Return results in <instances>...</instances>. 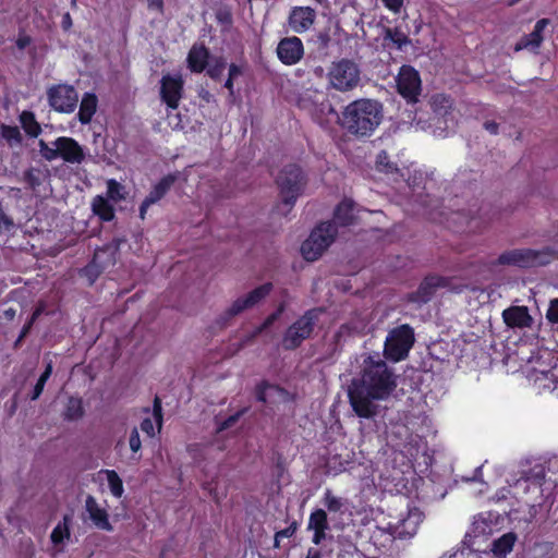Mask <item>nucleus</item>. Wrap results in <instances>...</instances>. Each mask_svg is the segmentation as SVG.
<instances>
[{
  "instance_id": "58",
  "label": "nucleus",
  "mask_w": 558,
  "mask_h": 558,
  "mask_svg": "<svg viewBox=\"0 0 558 558\" xmlns=\"http://www.w3.org/2000/svg\"><path fill=\"white\" fill-rule=\"evenodd\" d=\"M72 17L69 12L64 13L62 16L61 26L62 28L68 32L72 27Z\"/></svg>"
},
{
  "instance_id": "14",
  "label": "nucleus",
  "mask_w": 558,
  "mask_h": 558,
  "mask_svg": "<svg viewBox=\"0 0 558 558\" xmlns=\"http://www.w3.org/2000/svg\"><path fill=\"white\" fill-rule=\"evenodd\" d=\"M254 395L255 399L265 405L286 403L292 399L290 392L284 388L267 380H262L255 386Z\"/></svg>"
},
{
  "instance_id": "37",
  "label": "nucleus",
  "mask_w": 558,
  "mask_h": 558,
  "mask_svg": "<svg viewBox=\"0 0 558 558\" xmlns=\"http://www.w3.org/2000/svg\"><path fill=\"white\" fill-rule=\"evenodd\" d=\"M51 373H52V362L49 361L46 363V368H45L44 373L40 375L36 385L34 386L33 393L31 395V400H37L40 397L47 380L51 376Z\"/></svg>"
},
{
  "instance_id": "46",
  "label": "nucleus",
  "mask_w": 558,
  "mask_h": 558,
  "mask_svg": "<svg viewBox=\"0 0 558 558\" xmlns=\"http://www.w3.org/2000/svg\"><path fill=\"white\" fill-rule=\"evenodd\" d=\"M70 532L66 525L62 526L61 524H58L51 532L50 538L53 544H60L62 543L64 537H69Z\"/></svg>"
},
{
  "instance_id": "64",
  "label": "nucleus",
  "mask_w": 558,
  "mask_h": 558,
  "mask_svg": "<svg viewBox=\"0 0 558 558\" xmlns=\"http://www.w3.org/2000/svg\"><path fill=\"white\" fill-rule=\"evenodd\" d=\"M306 558H322V555L319 550L310 548Z\"/></svg>"
},
{
  "instance_id": "35",
  "label": "nucleus",
  "mask_w": 558,
  "mask_h": 558,
  "mask_svg": "<svg viewBox=\"0 0 558 558\" xmlns=\"http://www.w3.org/2000/svg\"><path fill=\"white\" fill-rule=\"evenodd\" d=\"M226 66L227 61L223 57H211L205 70L210 78L219 81Z\"/></svg>"
},
{
  "instance_id": "48",
  "label": "nucleus",
  "mask_w": 558,
  "mask_h": 558,
  "mask_svg": "<svg viewBox=\"0 0 558 558\" xmlns=\"http://www.w3.org/2000/svg\"><path fill=\"white\" fill-rule=\"evenodd\" d=\"M546 318L551 324H558V299H554L549 303V307L546 313Z\"/></svg>"
},
{
  "instance_id": "20",
  "label": "nucleus",
  "mask_w": 558,
  "mask_h": 558,
  "mask_svg": "<svg viewBox=\"0 0 558 558\" xmlns=\"http://www.w3.org/2000/svg\"><path fill=\"white\" fill-rule=\"evenodd\" d=\"M548 24L549 20L547 19L538 20L534 26V29L530 34L522 36L517 41L513 48L514 51L518 52L521 50H529L537 53V50L544 40L543 32Z\"/></svg>"
},
{
  "instance_id": "17",
  "label": "nucleus",
  "mask_w": 558,
  "mask_h": 558,
  "mask_svg": "<svg viewBox=\"0 0 558 558\" xmlns=\"http://www.w3.org/2000/svg\"><path fill=\"white\" fill-rule=\"evenodd\" d=\"M429 106L435 125L439 129H447L448 122L453 121L451 99L442 94H436L430 97Z\"/></svg>"
},
{
  "instance_id": "23",
  "label": "nucleus",
  "mask_w": 558,
  "mask_h": 558,
  "mask_svg": "<svg viewBox=\"0 0 558 558\" xmlns=\"http://www.w3.org/2000/svg\"><path fill=\"white\" fill-rule=\"evenodd\" d=\"M124 239L116 238L110 243L99 247L94 253V259L106 269L113 267L118 260L120 245L124 243Z\"/></svg>"
},
{
  "instance_id": "61",
  "label": "nucleus",
  "mask_w": 558,
  "mask_h": 558,
  "mask_svg": "<svg viewBox=\"0 0 558 558\" xmlns=\"http://www.w3.org/2000/svg\"><path fill=\"white\" fill-rule=\"evenodd\" d=\"M16 315V311L12 307L4 310L3 316L7 320H13Z\"/></svg>"
},
{
  "instance_id": "24",
  "label": "nucleus",
  "mask_w": 558,
  "mask_h": 558,
  "mask_svg": "<svg viewBox=\"0 0 558 558\" xmlns=\"http://www.w3.org/2000/svg\"><path fill=\"white\" fill-rule=\"evenodd\" d=\"M316 12L310 7H296L289 16V25L296 33L307 31L315 21Z\"/></svg>"
},
{
  "instance_id": "33",
  "label": "nucleus",
  "mask_w": 558,
  "mask_h": 558,
  "mask_svg": "<svg viewBox=\"0 0 558 558\" xmlns=\"http://www.w3.org/2000/svg\"><path fill=\"white\" fill-rule=\"evenodd\" d=\"M174 181L175 177L172 174L162 178L146 196V198H148V202L155 204L159 199H161L165 196V194L170 190Z\"/></svg>"
},
{
  "instance_id": "1",
  "label": "nucleus",
  "mask_w": 558,
  "mask_h": 558,
  "mask_svg": "<svg viewBox=\"0 0 558 558\" xmlns=\"http://www.w3.org/2000/svg\"><path fill=\"white\" fill-rule=\"evenodd\" d=\"M397 387V375L387 363L373 355L363 360L360 376L353 378L348 390L350 404L360 417L378 414L377 401L387 399Z\"/></svg>"
},
{
  "instance_id": "50",
  "label": "nucleus",
  "mask_w": 558,
  "mask_h": 558,
  "mask_svg": "<svg viewBox=\"0 0 558 558\" xmlns=\"http://www.w3.org/2000/svg\"><path fill=\"white\" fill-rule=\"evenodd\" d=\"M130 448L133 452H137L141 449V439L137 428H133L130 435Z\"/></svg>"
},
{
  "instance_id": "29",
  "label": "nucleus",
  "mask_w": 558,
  "mask_h": 558,
  "mask_svg": "<svg viewBox=\"0 0 558 558\" xmlns=\"http://www.w3.org/2000/svg\"><path fill=\"white\" fill-rule=\"evenodd\" d=\"M354 203L349 199L342 201L335 209L333 220L331 221L335 227H347L354 222Z\"/></svg>"
},
{
  "instance_id": "51",
  "label": "nucleus",
  "mask_w": 558,
  "mask_h": 558,
  "mask_svg": "<svg viewBox=\"0 0 558 558\" xmlns=\"http://www.w3.org/2000/svg\"><path fill=\"white\" fill-rule=\"evenodd\" d=\"M298 527H299V524L296 521H293L290 523V525L283 530H280L278 532H276L278 534V536H280L281 538L283 537H291L295 534V532L298 531Z\"/></svg>"
},
{
  "instance_id": "27",
  "label": "nucleus",
  "mask_w": 558,
  "mask_h": 558,
  "mask_svg": "<svg viewBox=\"0 0 558 558\" xmlns=\"http://www.w3.org/2000/svg\"><path fill=\"white\" fill-rule=\"evenodd\" d=\"M381 36H383V46L385 48H392L395 47L398 50H402L403 47L411 44L410 38L408 35L401 31L399 27H388L383 26L381 27Z\"/></svg>"
},
{
  "instance_id": "5",
  "label": "nucleus",
  "mask_w": 558,
  "mask_h": 558,
  "mask_svg": "<svg viewBox=\"0 0 558 558\" xmlns=\"http://www.w3.org/2000/svg\"><path fill=\"white\" fill-rule=\"evenodd\" d=\"M555 251L550 247H544L539 251L532 248H513L505 251L490 266H514L519 268H530L548 265Z\"/></svg>"
},
{
  "instance_id": "11",
  "label": "nucleus",
  "mask_w": 558,
  "mask_h": 558,
  "mask_svg": "<svg viewBox=\"0 0 558 558\" xmlns=\"http://www.w3.org/2000/svg\"><path fill=\"white\" fill-rule=\"evenodd\" d=\"M398 93L409 102L416 104L422 92L420 73L411 65H402L396 77Z\"/></svg>"
},
{
  "instance_id": "25",
  "label": "nucleus",
  "mask_w": 558,
  "mask_h": 558,
  "mask_svg": "<svg viewBox=\"0 0 558 558\" xmlns=\"http://www.w3.org/2000/svg\"><path fill=\"white\" fill-rule=\"evenodd\" d=\"M211 56L204 44H194L187 54V66L194 73H202L208 65Z\"/></svg>"
},
{
  "instance_id": "19",
  "label": "nucleus",
  "mask_w": 558,
  "mask_h": 558,
  "mask_svg": "<svg viewBox=\"0 0 558 558\" xmlns=\"http://www.w3.org/2000/svg\"><path fill=\"white\" fill-rule=\"evenodd\" d=\"M87 519L99 530L111 532L113 530L112 524L109 521V513L106 508L101 507L96 498L88 495L85 499L84 506Z\"/></svg>"
},
{
  "instance_id": "63",
  "label": "nucleus",
  "mask_w": 558,
  "mask_h": 558,
  "mask_svg": "<svg viewBox=\"0 0 558 558\" xmlns=\"http://www.w3.org/2000/svg\"><path fill=\"white\" fill-rule=\"evenodd\" d=\"M0 225H4L5 227H9L12 225V220L7 217V215L2 211L0 208Z\"/></svg>"
},
{
  "instance_id": "62",
  "label": "nucleus",
  "mask_w": 558,
  "mask_h": 558,
  "mask_svg": "<svg viewBox=\"0 0 558 558\" xmlns=\"http://www.w3.org/2000/svg\"><path fill=\"white\" fill-rule=\"evenodd\" d=\"M29 330H31L29 325H24L17 340L15 341V345H19V343L22 341V339L27 336Z\"/></svg>"
},
{
  "instance_id": "59",
  "label": "nucleus",
  "mask_w": 558,
  "mask_h": 558,
  "mask_svg": "<svg viewBox=\"0 0 558 558\" xmlns=\"http://www.w3.org/2000/svg\"><path fill=\"white\" fill-rule=\"evenodd\" d=\"M147 2H148V8L149 9L162 12V10H163V0H147Z\"/></svg>"
},
{
  "instance_id": "16",
  "label": "nucleus",
  "mask_w": 558,
  "mask_h": 558,
  "mask_svg": "<svg viewBox=\"0 0 558 558\" xmlns=\"http://www.w3.org/2000/svg\"><path fill=\"white\" fill-rule=\"evenodd\" d=\"M183 78L181 75H163L160 81V96L161 99L171 109H177L179 101L182 98Z\"/></svg>"
},
{
  "instance_id": "45",
  "label": "nucleus",
  "mask_w": 558,
  "mask_h": 558,
  "mask_svg": "<svg viewBox=\"0 0 558 558\" xmlns=\"http://www.w3.org/2000/svg\"><path fill=\"white\" fill-rule=\"evenodd\" d=\"M247 412V408H243L235 412L234 414L230 415L222 422H220L217 426V433H220L225 429H228L235 425V423L240 420L241 416H243Z\"/></svg>"
},
{
  "instance_id": "34",
  "label": "nucleus",
  "mask_w": 558,
  "mask_h": 558,
  "mask_svg": "<svg viewBox=\"0 0 558 558\" xmlns=\"http://www.w3.org/2000/svg\"><path fill=\"white\" fill-rule=\"evenodd\" d=\"M20 121L24 131L32 137H37L41 128L39 123L36 121L35 116L31 111H23L20 116Z\"/></svg>"
},
{
  "instance_id": "55",
  "label": "nucleus",
  "mask_w": 558,
  "mask_h": 558,
  "mask_svg": "<svg viewBox=\"0 0 558 558\" xmlns=\"http://www.w3.org/2000/svg\"><path fill=\"white\" fill-rule=\"evenodd\" d=\"M168 124L171 126L172 130L183 129L182 120L179 113H175L173 116L168 114Z\"/></svg>"
},
{
  "instance_id": "13",
  "label": "nucleus",
  "mask_w": 558,
  "mask_h": 558,
  "mask_svg": "<svg viewBox=\"0 0 558 558\" xmlns=\"http://www.w3.org/2000/svg\"><path fill=\"white\" fill-rule=\"evenodd\" d=\"M424 518L423 512L417 508L408 510L405 517L401 518L396 524H389L386 531L393 537L399 539H408L413 537Z\"/></svg>"
},
{
  "instance_id": "60",
  "label": "nucleus",
  "mask_w": 558,
  "mask_h": 558,
  "mask_svg": "<svg viewBox=\"0 0 558 558\" xmlns=\"http://www.w3.org/2000/svg\"><path fill=\"white\" fill-rule=\"evenodd\" d=\"M153 205L151 202H148V198L145 197V199L143 201V203L141 204V207H140V217L142 219H144L145 217V214H146V210L147 208Z\"/></svg>"
},
{
  "instance_id": "30",
  "label": "nucleus",
  "mask_w": 558,
  "mask_h": 558,
  "mask_svg": "<svg viewBox=\"0 0 558 558\" xmlns=\"http://www.w3.org/2000/svg\"><path fill=\"white\" fill-rule=\"evenodd\" d=\"M97 104L98 99L95 94L86 93L83 96L77 114L82 124H87L92 121L97 109Z\"/></svg>"
},
{
  "instance_id": "7",
  "label": "nucleus",
  "mask_w": 558,
  "mask_h": 558,
  "mask_svg": "<svg viewBox=\"0 0 558 558\" xmlns=\"http://www.w3.org/2000/svg\"><path fill=\"white\" fill-rule=\"evenodd\" d=\"M272 290V283L266 282L245 295H242L234 300L232 304L226 308L216 319L215 326L219 329L228 327L232 319L243 313L244 311L251 310L259 304Z\"/></svg>"
},
{
  "instance_id": "3",
  "label": "nucleus",
  "mask_w": 558,
  "mask_h": 558,
  "mask_svg": "<svg viewBox=\"0 0 558 558\" xmlns=\"http://www.w3.org/2000/svg\"><path fill=\"white\" fill-rule=\"evenodd\" d=\"M276 182L282 198L278 210L286 215L291 210L298 197L303 194L306 179L300 167L296 165H288L279 172Z\"/></svg>"
},
{
  "instance_id": "4",
  "label": "nucleus",
  "mask_w": 558,
  "mask_h": 558,
  "mask_svg": "<svg viewBox=\"0 0 558 558\" xmlns=\"http://www.w3.org/2000/svg\"><path fill=\"white\" fill-rule=\"evenodd\" d=\"M360 65L348 58L335 60L327 69V87L340 93H348L361 84Z\"/></svg>"
},
{
  "instance_id": "36",
  "label": "nucleus",
  "mask_w": 558,
  "mask_h": 558,
  "mask_svg": "<svg viewBox=\"0 0 558 558\" xmlns=\"http://www.w3.org/2000/svg\"><path fill=\"white\" fill-rule=\"evenodd\" d=\"M105 271L94 258L80 270V276L86 278L89 286H93L99 276Z\"/></svg>"
},
{
  "instance_id": "43",
  "label": "nucleus",
  "mask_w": 558,
  "mask_h": 558,
  "mask_svg": "<svg viewBox=\"0 0 558 558\" xmlns=\"http://www.w3.org/2000/svg\"><path fill=\"white\" fill-rule=\"evenodd\" d=\"M377 168L386 173H397L398 167L389 160V156L386 151H380L377 156Z\"/></svg>"
},
{
  "instance_id": "31",
  "label": "nucleus",
  "mask_w": 558,
  "mask_h": 558,
  "mask_svg": "<svg viewBox=\"0 0 558 558\" xmlns=\"http://www.w3.org/2000/svg\"><path fill=\"white\" fill-rule=\"evenodd\" d=\"M518 535L514 532H508L493 542V553L498 558H505L513 548Z\"/></svg>"
},
{
  "instance_id": "18",
  "label": "nucleus",
  "mask_w": 558,
  "mask_h": 558,
  "mask_svg": "<svg viewBox=\"0 0 558 558\" xmlns=\"http://www.w3.org/2000/svg\"><path fill=\"white\" fill-rule=\"evenodd\" d=\"M304 53L303 43L299 37H286L277 46L279 60L287 65L298 63Z\"/></svg>"
},
{
  "instance_id": "9",
  "label": "nucleus",
  "mask_w": 558,
  "mask_h": 558,
  "mask_svg": "<svg viewBox=\"0 0 558 558\" xmlns=\"http://www.w3.org/2000/svg\"><path fill=\"white\" fill-rule=\"evenodd\" d=\"M322 313V308H312L306 311L286 330L282 338V347L286 350L298 349L304 340L312 336L314 327Z\"/></svg>"
},
{
  "instance_id": "39",
  "label": "nucleus",
  "mask_w": 558,
  "mask_h": 558,
  "mask_svg": "<svg viewBox=\"0 0 558 558\" xmlns=\"http://www.w3.org/2000/svg\"><path fill=\"white\" fill-rule=\"evenodd\" d=\"M108 485L110 488L111 494L114 497L120 498L123 494V483L118 473L113 470H107L106 471Z\"/></svg>"
},
{
  "instance_id": "49",
  "label": "nucleus",
  "mask_w": 558,
  "mask_h": 558,
  "mask_svg": "<svg viewBox=\"0 0 558 558\" xmlns=\"http://www.w3.org/2000/svg\"><path fill=\"white\" fill-rule=\"evenodd\" d=\"M216 19L222 25L230 26L232 24V15L226 9H219L216 12Z\"/></svg>"
},
{
  "instance_id": "40",
  "label": "nucleus",
  "mask_w": 558,
  "mask_h": 558,
  "mask_svg": "<svg viewBox=\"0 0 558 558\" xmlns=\"http://www.w3.org/2000/svg\"><path fill=\"white\" fill-rule=\"evenodd\" d=\"M83 414L84 410L82 400L77 398H70L65 410V418L74 421L81 418Z\"/></svg>"
},
{
  "instance_id": "47",
  "label": "nucleus",
  "mask_w": 558,
  "mask_h": 558,
  "mask_svg": "<svg viewBox=\"0 0 558 558\" xmlns=\"http://www.w3.org/2000/svg\"><path fill=\"white\" fill-rule=\"evenodd\" d=\"M153 415L156 420L158 429H160L162 425V408L161 400L159 397H155L154 399Z\"/></svg>"
},
{
  "instance_id": "42",
  "label": "nucleus",
  "mask_w": 558,
  "mask_h": 558,
  "mask_svg": "<svg viewBox=\"0 0 558 558\" xmlns=\"http://www.w3.org/2000/svg\"><path fill=\"white\" fill-rule=\"evenodd\" d=\"M123 186L116 181L114 179H110L107 182V197L109 201L119 202L124 198L123 195Z\"/></svg>"
},
{
  "instance_id": "26",
  "label": "nucleus",
  "mask_w": 558,
  "mask_h": 558,
  "mask_svg": "<svg viewBox=\"0 0 558 558\" xmlns=\"http://www.w3.org/2000/svg\"><path fill=\"white\" fill-rule=\"evenodd\" d=\"M308 530L314 531L313 543L319 545L326 537V531L329 529L327 513L323 509L313 511L308 519Z\"/></svg>"
},
{
  "instance_id": "21",
  "label": "nucleus",
  "mask_w": 558,
  "mask_h": 558,
  "mask_svg": "<svg viewBox=\"0 0 558 558\" xmlns=\"http://www.w3.org/2000/svg\"><path fill=\"white\" fill-rule=\"evenodd\" d=\"M445 283L446 280L441 277L428 276L421 282L416 291L408 295V301L418 304L427 303L437 288L444 287Z\"/></svg>"
},
{
  "instance_id": "57",
  "label": "nucleus",
  "mask_w": 558,
  "mask_h": 558,
  "mask_svg": "<svg viewBox=\"0 0 558 558\" xmlns=\"http://www.w3.org/2000/svg\"><path fill=\"white\" fill-rule=\"evenodd\" d=\"M484 128L486 131H488L490 134H494V135H496L499 130V125L495 121H486L484 123Z\"/></svg>"
},
{
  "instance_id": "32",
  "label": "nucleus",
  "mask_w": 558,
  "mask_h": 558,
  "mask_svg": "<svg viewBox=\"0 0 558 558\" xmlns=\"http://www.w3.org/2000/svg\"><path fill=\"white\" fill-rule=\"evenodd\" d=\"M92 210L104 221H111L114 218L113 206L102 195H97L93 198Z\"/></svg>"
},
{
  "instance_id": "15",
  "label": "nucleus",
  "mask_w": 558,
  "mask_h": 558,
  "mask_svg": "<svg viewBox=\"0 0 558 558\" xmlns=\"http://www.w3.org/2000/svg\"><path fill=\"white\" fill-rule=\"evenodd\" d=\"M308 99L302 98L301 106L308 109L313 119L322 126H326L331 122L341 123V114L337 112L330 100L324 98L320 102H313L311 107L307 105Z\"/></svg>"
},
{
  "instance_id": "56",
  "label": "nucleus",
  "mask_w": 558,
  "mask_h": 558,
  "mask_svg": "<svg viewBox=\"0 0 558 558\" xmlns=\"http://www.w3.org/2000/svg\"><path fill=\"white\" fill-rule=\"evenodd\" d=\"M243 74V70H242V66L235 64V63H231L229 65V76L230 78H236L239 76H241Z\"/></svg>"
},
{
  "instance_id": "10",
  "label": "nucleus",
  "mask_w": 558,
  "mask_h": 558,
  "mask_svg": "<svg viewBox=\"0 0 558 558\" xmlns=\"http://www.w3.org/2000/svg\"><path fill=\"white\" fill-rule=\"evenodd\" d=\"M337 227L332 222H323L317 226L310 236L302 243L301 253L306 260L314 262L335 241Z\"/></svg>"
},
{
  "instance_id": "41",
  "label": "nucleus",
  "mask_w": 558,
  "mask_h": 558,
  "mask_svg": "<svg viewBox=\"0 0 558 558\" xmlns=\"http://www.w3.org/2000/svg\"><path fill=\"white\" fill-rule=\"evenodd\" d=\"M279 318L278 314L275 312L270 314L265 322L256 328V330L247 336L238 347V350L242 349L247 343L252 342L260 332H263L265 329L269 328L277 319Z\"/></svg>"
},
{
  "instance_id": "22",
  "label": "nucleus",
  "mask_w": 558,
  "mask_h": 558,
  "mask_svg": "<svg viewBox=\"0 0 558 558\" xmlns=\"http://www.w3.org/2000/svg\"><path fill=\"white\" fill-rule=\"evenodd\" d=\"M502 319L510 328H530L533 324V317L530 315L526 306H510L502 312Z\"/></svg>"
},
{
  "instance_id": "53",
  "label": "nucleus",
  "mask_w": 558,
  "mask_h": 558,
  "mask_svg": "<svg viewBox=\"0 0 558 558\" xmlns=\"http://www.w3.org/2000/svg\"><path fill=\"white\" fill-rule=\"evenodd\" d=\"M141 429L147 434V436L149 437H154L155 436V427H154V424H153V421L151 418L149 417H146L142 421L141 423Z\"/></svg>"
},
{
  "instance_id": "2",
  "label": "nucleus",
  "mask_w": 558,
  "mask_h": 558,
  "mask_svg": "<svg viewBox=\"0 0 558 558\" xmlns=\"http://www.w3.org/2000/svg\"><path fill=\"white\" fill-rule=\"evenodd\" d=\"M384 118L381 102L361 98L347 105L341 113V128L356 137H368L380 125Z\"/></svg>"
},
{
  "instance_id": "44",
  "label": "nucleus",
  "mask_w": 558,
  "mask_h": 558,
  "mask_svg": "<svg viewBox=\"0 0 558 558\" xmlns=\"http://www.w3.org/2000/svg\"><path fill=\"white\" fill-rule=\"evenodd\" d=\"M1 132L3 138H5L11 145L21 144L22 135L17 126L2 125Z\"/></svg>"
},
{
  "instance_id": "28",
  "label": "nucleus",
  "mask_w": 558,
  "mask_h": 558,
  "mask_svg": "<svg viewBox=\"0 0 558 558\" xmlns=\"http://www.w3.org/2000/svg\"><path fill=\"white\" fill-rule=\"evenodd\" d=\"M490 521L483 515L475 517L470 531L464 536L463 544L466 547L472 548L475 544V538L486 536L490 534Z\"/></svg>"
},
{
  "instance_id": "8",
  "label": "nucleus",
  "mask_w": 558,
  "mask_h": 558,
  "mask_svg": "<svg viewBox=\"0 0 558 558\" xmlns=\"http://www.w3.org/2000/svg\"><path fill=\"white\" fill-rule=\"evenodd\" d=\"M414 341V329L410 325L403 324L392 328L385 340V357L392 362L404 360L409 355Z\"/></svg>"
},
{
  "instance_id": "12",
  "label": "nucleus",
  "mask_w": 558,
  "mask_h": 558,
  "mask_svg": "<svg viewBox=\"0 0 558 558\" xmlns=\"http://www.w3.org/2000/svg\"><path fill=\"white\" fill-rule=\"evenodd\" d=\"M49 105L59 112H73L77 106L78 95L73 86L59 84L47 92Z\"/></svg>"
},
{
  "instance_id": "6",
  "label": "nucleus",
  "mask_w": 558,
  "mask_h": 558,
  "mask_svg": "<svg viewBox=\"0 0 558 558\" xmlns=\"http://www.w3.org/2000/svg\"><path fill=\"white\" fill-rule=\"evenodd\" d=\"M38 146L41 157L47 161L61 158L69 163H82L85 159L83 147L72 137H58L51 146L44 140H39Z\"/></svg>"
},
{
  "instance_id": "54",
  "label": "nucleus",
  "mask_w": 558,
  "mask_h": 558,
  "mask_svg": "<svg viewBox=\"0 0 558 558\" xmlns=\"http://www.w3.org/2000/svg\"><path fill=\"white\" fill-rule=\"evenodd\" d=\"M386 8H388L393 13H399L401 8L403 7L404 0H381Z\"/></svg>"
},
{
  "instance_id": "38",
  "label": "nucleus",
  "mask_w": 558,
  "mask_h": 558,
  "mask_svg": "<svg viewBox=\"0 0 558 558\" xmlns=\"http://www.w3.org/2000/svg\"><path fill=\"white\" fill-rule=\"evenodd\" d=\"M324 505L329 512H342L345 501L342 498L332 495L330 489H327L324 496Z\"/></svg>"
},
{
  "instance_id": "52",
  "label": "nucleus",
  "mask_w": 558,
  "mask_h": 558,
  "mask_svg": "<svg viewBox=\"0 0 558 558\" xmlns=\"http://www.w3.org/2000/svg\"><path fill=\"white\" fill-rule=\"evenodd\" d=\"M24 180L33 189L40 184L39 178L35 174V171L33 169H29V170L25 171Z\"/></svg>"
}]
</instances>
